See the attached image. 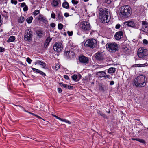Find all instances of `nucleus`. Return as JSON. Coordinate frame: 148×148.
<instances>
[{"mask_svg":"<svg viewBox=\"0 0 148 148\" xmlns=\"http://www.w3.org/2000/svg\"><path fill=\"white\" fill-rule=\"evenodd\" d=\"M11 2L12 4H14L15 5H16L17 3V2L15 0H11Z\"/></svg>","mask_w":148,"mask_h":148,"instance_id":"39","label":"nucleus"},{"mask_svg":"<svg viewBox=\"0 0 148 148\" xmlns=\"http://www.w3.org/2000/svg\"><path fill=\"white\" fill-rule=\"evenodd\" d=\"M15 39V37L14 36H10L9 39L7 40L8 42H12L14 41Z\"/></svg>","mask_w":148,"mask_h":148,"instance_id":"25","label":"nucleus"},{"mask_svg":"<svg viewBox=\"0 0 148 148\" xmlns=\"http://www.w3.org/2000/svg\"><path fill=\"white\" fill-rule=\"evenodd\" d=\"M38 64L42 66V68H44L46 66L44 62H42L40 60H37L35 62V64Z\"/></svg>","mask_w":148,"mask_h":148,"instance_id":"18","label":"nucleus"},{"mask_svg":"<svg viewBox=\"0 0 148 148\" xmlns=\"http://www.w3.org/2000/svg\"><path fill=\"white\" fill-rule=\"evenodd\" d=\"M136 141H139L142 143H145V141L143 139H142L138 138V139L136 140Z\"/></svg>","mask_w":148,"mask_h":148,"instance_id":"37","label":"nucleus"},{"mask_svg":"<svg viewBox=\"0 0 148 148\" xmlns=\"http://www.w3.org/2000/svg\"><path fill=\"white\" fill-rule=\"evenodd\" d=\"M59 85L61 86H63L64 84H63L62 83H59Z\"/></svg>","mask_w":148,"mask_h":148,"instance_id":"58","label":"nucleus"},{"mask_svg":"<svg viewBox=\"0 0 148 148\" xmlns=\"http://www.w3.org/2000/svg\"><path fill=\"white\" fill-rule=\"evenodd\" d=\"M25 5H26V4L25 3H24V2L23 3H21V6L22 7H25Z\"/></svg>","mask_w":148,"mask_h":148,"instance_id":"54","label":"nucleus"},{"mask_svg":"<svg viewBox=\"0 0 148 148\" xmlns=\"http://www.w3.org/2000/svg\"><path fill=\"white\" fill-rule=\"evenodd\" d=\"M121 27V25L119 24H117L116 26H115V28L117 29H119Z\"/></svg>","mask_w":148,"mask_h":148,"instance_id":"46","label":"nucleus"},{"mask_svg":"<svg viewBox=\"0 0 148 148\" xmlns=\"http://www.w3.org/2000/svg\"><path fill=\"white\" fill-rule=\"evenodd\" d=\"M95 56L96 59L99 60H102L103 59V53L102 52L98 51L95 54Z\"/></svg>","mask_w":148,"mask_h":148,"instance_id":"11","label":"nucleus"},{"mask_svg":"<svg viewBox=\"0 0 148 148\" xmlns=\"http://www.w3.org/2000/svg\"><path fill=\"white\" fill-rule=\"evenodd\" d=\"M109 14L108 10L106 8H101L99 9V16L101 19V21L103 23L108 22Z\"/></svg>","mask_w":148,"mask_h":148,"instance_id":"3","label":"nucleus"},{"mask_svg":"<svg viewBox=\"0 0 148 148\" xmlns=\"http://www.w3.org/2000/svg\"><path fill=\"white\" fill-rule=\"evenodd\" d=\"M69 4L66 1L64 2L62 4V6L66 9H68L69 8Z\"/></svg>","mask_w":148,"mask_h":148,"instance_id":"23","label":"nucleus"},{"mask_svg":"<svg viewBox=\"0 0 148 148\" xmlns=\"http://www.w3.org/2000/svg\"><path fill=\"white\" fill-rule=\"evenodd\" d=\"M64 16L66 17H68L69 16V14L68 13H65L64 14Z\"/></svg>","mask_w":148,"mask_h":148,"instance_id":"50","label":"nucleus"},{"mask_svg":"<svg viewBox=\"0 0 148 148\" xmlns=\"http://www.w3.org/2000/svg\"><path fill=\"white\" fill-rule=\"evenodd\" d=\"M97 112L98 114H99L101 116L102 114V112L101 111H100L99 110H97Z\"/></svg>","mask_w":148,"mask_h":148,"instance_id":"52","label":"nucleus"},{"mask_svg":"<svg viewBox=\"0 0 148 148\" xmlns=\"http://www.w3.org/2000/svg\"><path fill=\"white\" fill-rule=\"evenodd\" d=\"M81 25V28L83 31H89L91 29L90 23L87 21H83L82 22Z\"/></svg>","mask_w":148,"mask_h":148,"instance_id":"8","label":"nucleus"},{"mask_svg":"<svg viewBox=\"0 0 148 148\" xmlns=\"http://www.w3.org/2000/svg\"><path fill=\"white\" fill-rule=\"evenodd\" d=\"M79 60L80 63L85 64L89 62L88 58L84 55H81L79 57Z\"/></svg>","mask_w":148,"mask_h":148,"instance_id":"10","label":"nucleus"},{"mask_svg":"<svg viewBox=\"0 0 148 148\" xmlns=\"http://www.w3.org/2000/svg\"><path fill=\"white\" fill-rule=\"evenodd\" d=\"M60 2V0H53L51 4L54 7H57L58 6L59 3Z\"/></svg>","mask_w":148,"mask_h":148,"instance_id":"17","label":"nucleus"},{"mask_svg":"<svg viewBox=\"0 0 148 148\" xmlns=\"http://www.w3.org/2000/svg\"><path fill=\"white\" fill-rule=\"evenodd\" d=\"M119 13L120 17L122 19L128 17L131 14V8L128 5L122 6L119 8Z\"/></svg>","mask_w":148,"mask_h":148,"instance_id":"2","label":"nucleus"},{"mask_svg":"<svg viewBox=\"0 0 148 148\" xmlns=\"http://www.w3.org/2000/svg\"><path fill=\"white\" fill-rule=\"evenodd\" d=\"M138 139V138H132V140H136Z\"/></svg>","mask_w":148,"mask_h":148,"instance_id":"62","label":"nucleus"},{"mask_svg":"<svg viewBox=\"0 0 148 148\" xmlns=\"http://www.w3.org/2000/svg\"><path fill=\"white\" fill-rule=\"evenodd\" d=\"M64 56L67 58H69L71 57H73L75 56V53L72 51H71L70 50L66 51V49L64 53Z\"/></svg>","mask_w":148,"mask_h":148,"instance_id":"12","label":"nucleus"},{"mask_svg":"<svg viewBox=\"0 0 148 148\" xmlns=\"http://www.w3.org/2000/svg\"><path fill=\"white\" fill-rule=\"evenodd\" d=\"M51 38L50 37H47V38L45 42V45L46 46H47L49 44V43L51 41Z\"/></svg>","mask_w":148,"mask_h":148,"instance_id":"24","label":"nucleus"},{"mask_svg":"<svg viewBox=\"0 0 148 148\" xmlns=\"http://www.w3.org/2000/svg\"><path fill=\"white\" fill-rule=\"evenodd\" d=\"M148 51L146 49L141 47L139 48L137 54L139 57L142 58L147 55Z\"/></svg>","mask_w":148,"mask_h":148,"instance_id":"7","label":"nucleus"},{"mask_svg":"<svg viewBox=\"0 0 148 148\" xmlns=\"http://www.w3.org/2000/svg\"><path fill=\"white\" fill-rule=\"evenodd\" d=\"M125 25H127L129 26L134 27L135 24L133 21H125L124 23Z\"/></svg>","mask_w":148,"mask_h":148,"instance_id":"15","label":"nucleus"},{"mask_svg":"<svg viewBox=\"0 0 148 148\" xmlns=\"http://www.w3.org/2000/svg\"><path fill=\"white\" fill-rule=\"evenodd\" d=\"M110 75H106V74H105V75H104L103 76V77L105 79H107V78H110Z\"/></svg>","mask_w":148,"mask_h":148,"instance_id":"40","label":"nucleus"},{"mask_svg":"<svg viewBox=\"0 0 148 148\" xmlns=\"http://www.w3.org/2000/svg\"><path fill=\"white\" fill-rule=\"evenodd\" d=\"M5 51V48L0 47V52H2Z\"/></svg>","mask_w":148,"mask_h":148,"instance_id":"43","label":"nucleus"},{"mask_svg":"<svg viewBox=\"0 0 148 148\" xmlns=\"http://www.w3.org/2000/svg\"><path fill=\"white\" fill-rule=\"evenodd\" d=\"M68 34L69 36H71L73 34V32H70L69 31H68Z\"/></svg>","mask_w":148,"mask_h":148,"instance_id":"51","label":"nucleus"},{"mask_svg":"<svg viewBox=\"0 0 148 148\" xmlns=\"http://www.w3.org/2000/svg\"><path fill=\"white\" fill-rule=\"evenodd\" d=\"M143 42L144 44H147L148 43V41L146 39H144L143 40Z\"/></svg>","mask_w":148,"mask_h":148,"instance_id":"48","label":"nucleus"},{"mask_svg":"<svg viewBox=\"0 0 148 148\" xmlns=\"http://www.w3.org/2000/svg\"><path fill=\"white\" fill-rule=\"evenodd\" d=\"M68 86V85L66 84H64L63 86V87L65 88H67V87Z\"/></svg>","mask_w":148,"mask_h":148,"instance_id":"57","label":"nucleus"},{"mask_svg":"<svg viewBox=\"0 0 148 148\" xmlns=\"http://www.w3.org/2000/svg\"><path fill=\"white\" fill-rule=\"evenodd\" d=\"M101 116L103 118H105L106 117V116L103 113L102 114Z\"/></svg>","mask_w":148,"mask_h":148,"instance_id":"59","label":"nucleus"},{"mask_svg":"<svg viewBox=\"0 0 148 148\" xmlns=\"http://www.w3.org/2000/svg\"><path fill=\"white\" fill-rule=\"evenodd\" d=\"M142 30L144 32H147L148 31V24L145 21H142Z\"/></svg>","mask_w":148,"mask_h":148,"instance_id":"14","label":"nucleus"},{"mask_svg":"<svg viewBox=\"0 0 148 148\" xmlns=\"http://www.w3.org/2000/svg\"><path fill=\"white\" fill-rule=\"evenodd\" d=\"M89 0H84V1L85 2H87Z\"/></svg>","mask_w":148,"mask_h":148,"instance_id":"64","label":"nucleus"},{"mask_svg":"<svg viewBox=\"0 0 148 148\" xmlns=\"http://www.w3.org/2000/svg\"><path fill=\"white\" fill-rule=\"evenodd\" d=\"M33 33L30 29L25 30V32L24 39L29 42L31 41L32 39Z\"/></svg>","mask_w":148,"mask_h":148,"instance_id":"5","label":"nucleus"},{"mask_svg":"<svg viewBox=\"0 0 148 148\" xmlns=\"http://www.w3.org/2000/svg\"><path fill=\"white\" fill-rule=\"evenodd\" d=\"M73 88V86L70 85H68L67 88L69 89H72Z\"/></svg>","mask_w":148,"mask_h":148,"instance_id":"44","label":"nucleus"},{"mask_svg":"<svg viewBox=\"0 0 148 148\" xmlns=\"http://www.w3.org/2000/svg\"><path fill=\"white\" fill-rule=\"evenodd\" d=\"M64 77L66 79H69L68 76L66 75H64Z\"/></svg>","mask_w":148,"mask_h":148,"instance_id":"49","label":"nucleus"},{"mask_svg":"<svg viewBox=\"0 0 148 148\" xmlns=\"http://www.w3.org/2000/svg\"><path fill=\"white\" fill-rule=\"evenodd\" d=\"M27 61L29 64H31L32 60L29 57L26 59Z\"/></svg>","mask_w":148,"mask_h":148,"instance_id":"38","label":"nucleus"},{"mask_svg":"<svg viewBox=\"0 0 148 148\" xmlns=\"http://www.w3.org/2000/svg\"><path fill=\"white\" fill-rule=\"evenodd\" d=\"M50 26L52 27H54L56 26V24L54 23H52L50 24Z\"/></svg>","mask_w":148,"mask_h":148,"instance_id":"47","label":"nucleus"},{"mask_svg":"<svg viewBox=\"0 0 148 148\" xmlns=\"http://www.w3.org/2000/svg\"><path fill=\"white\" fill-rule=\"evenodd\" d=\"M24 111H25L27 113H29L30 114H32V115H33L34 116H36V117H38V118H41L40 117L36 115V114H34V113H31V112H28V111H27L25 110H24Z\"/></svg>","mask_w":148,"mask_h":148,"instance_id":"30","label":"nucleus"},{"mask_svg":"<svg viewBox=\"0 0 148 148\" xmlns=\"http://www.w3.org/2000/svg\"><path fill=\"white\" fill-rule=\"evenodd\" d=\"M113 0H105L104 2L105 3L110 4L112 1Z\"/></svg>","mask_w":148,"mask_h":148,"instance_id":"35","label":"nucleus"},{"mask_svg":"<svg viewBox=\"0 0 148 148\" xmlns=\"http://www.w3.org/2000/svg\"><path fill=\"white\" fill-rule=\"evenodd\" d=\"M1 16L0 15V26L2 24L1 21Z\"/></svg>","mask_w":148,"mask_h":148,"instance_id":"61","label":"nucleus"},{"mask_svg":"<svg viewBox=\"0 0 148 148\" xmlns=\"http://www.w3.org/2000/svg\"><path fill=\"white\" fill-rule=\"evenodd\" d=\"M53 49L57 52H61L63 49L62 43L60 42H57L53 46Z\"/></svg>","mask_w":148,"mask_h":148,"instance_id":"9","label":"nucleus"},{"mask_svg":"<svg viewBox=\"0 0 148 148\" xmlns=\"http://www.w3.org/2000/svg\"><path fill=\"white\" fill-rule=\"evenodd\" d=\"M60 68V66L58 65H57L55 66V69L56 70H58Z\"/></svg>","mask_w":148,"mask_h":148,"instance_id":"55","label":"nucleus"},{"mask_svg":"<svg viewBox=\"0 0 148 148\" xmlns=\"http://www.w3.org/2000/svg\"><path fill=\"white\" fill-rule=\"evenodd\" d=\"M106 74V72L104 71H99L97 73V74L100 77H103Z\"/></svg>","mask_w":148,"mask_h":148,"instance_id":"20","label":"nucleus"},{"mask_svg":"<svg viewBox=\"0 0 148 148\" xmlns=\"http://www.w3.org/2000/svg\"><path fill=\"white\" fill-rule=\"evenodd\" d=\"M147 78L145 75L138 76L133 81V86L141 88L144 87L146 84Z\"/></svg>","mask_w":148,"mask_h":148,"instance_id":"1","label":"nucleus"},{"mask_svg":"<svg viewBox=\"0 0 148 148\" xmlns=\"http://www.w3.org/2000/svg\"><path fill=\"white\" fill-rule=\"evenodd\" d=\"M16 106H19V107H20L21 109H23V107H22L21 106H20V105H16Z\"/></svg>","mask_w":148,"mask_h":148,"instance_id":"60","label":"nucleus"},{"mask_svg":"<svg viewBox=\"0 0 148 148\" xmlns=\"http://www.w3.org/2000/svg\"><path fill=\"white\" fill-rule=\"evenodd\" d=\"M116 71V69L114 67L109 68L108 70V72L109 73L111 74L114 73Z\"/></svg>","mask_w":148,"mask_h":148,"instance_id":"22","label":"nucleus"},{"mask_svg":"<svg viewBox=\"0 0 148 148\" xmlns=\"http://www.w3.org/2000/svg\"><path fill=\"white\" fill-rule=\"evenodd\" d=\"M33 18L32 16H30L28 18L26 19V21L27 23L29 24L32 23Z\"/></svg>","mask_w":148,"mask_h":148,"instance_id":"28","label":"nucleus"},{"mask_svg":"<svg viewBox=\"0 0 148 148\" xmlns=\"http://www.w3.org/2000/svg\"><path fill=\"white\" fill-rule=\"evenodd\" d=\"M72 3L74 5H76L78 3V0H72Z\"/></svg>","mask_w":148,"mask_h":148,"instance_id":"36","label":"nucleus"},{"mask_svg":"<svg viewBox=\"0 0 148 148\" xmlns=\"http://www.w3.org/2000/svg\"><path fill=\"white\" fill-rule=\"evenodd\" d=\"M32 69L34 71L36 72V73H40L44 77H45V76H46V74L44 73L39 69L34 68H32Z\"/></svg>","mask_w":148,"mask_h":148,"instance_id":"16","label":"nucleus"},{"mask_svg":"<svg viewBox=\"0 0 148 148\" xmlns=\"http://www.w3.org/2000/svg\"><path fill=\"white\" fill-rule=\"evenodd\" d=\"M97 45V41L94 39H91L87 40L84 43L86 47H88L90 48H94Z\"/></svg>","mask_w":148,"mask_h":148,"instance_id":"6","label":"nucleus"},{"mask_svg":"<svg viewBox=\"0 0 148 148\" xmlns=\"http://www.w3.org/2000/svg\"><path fill=\"white\" fill-rule=\"evenodd\" d=\"M38 20L42 21L43 22H45L46 21L45 18L42 15H40L38 17Z\"/></svg>","mask_w":148,"mask_h":148,"instance_id":"26","label":"nucleus"},{"mask_svg":"<svg viewBox=\"0 0 148 148\" xmlns=\"http://www.w3.org/2000/svg\"><path fill=\"white\" fill-rule=\"evenodd\" d=\"M146 66L145 64H135L133 65L132 67H144L145 66Z\"/></svg>","mask_w":148,"mask_h":148,"instance_id":"27","label":"nucleus"},{"mask_svg":"<svg viewBox=\"0 0 148 148\" xmlns=\"http://www.w3.org/2000/svg\"><path fill=\"white\" fill-rule=\"evenodd\" d=\"M18 0L19 2H21V1H24V0Z\"/></svg>","mask_w":148,"mask_h":148,"instance_id":"63","label":"nucleus"},{"mask_svg":"<svg viewBox=\"0 0 148 148\" xmlns=\"http://www.w3.org/2000/svg\"><path fill=\"white\" fill-rule=\"evenodd\" d=\"M52 115L54 116V117H55V118H56V119H59V120H61V118H60V117H59L58 116H56V115H54V114H52Z\"/></svg>","mask_w":148,"mask_h":148,"instance_id":"45","label":"nucleus"},{"mask_svg":"<svg viewBox=\"0 0 148 148\" xmlns=\"http://www.w3.org/2000/svg\"><path fill=\"white\" fill-rule=\"evenodd\" d=\"M40 12L39 10H35L33 12V14L35 16H36Z\"/></svg>","mask_w":148,"mask_h":148,"instance_id":"34","label":"nucleus"},{"mask_svg":"<svg viewBox=\"0 0 148 148\" xmlns=\"http://www.w3.org/2000/svg\"><path fill=\"white\" fill-rule=\"evenodd\" d=\"M36 34L37 36L40 38L42 37L43 35V32L41 30H37L36 31Z\"/></svg>","mask_w":148,"mask_h":148,"instance_id":"21","label":"nucleus"},{"mask_svg":"<svg viewBox=\"0 0 148 148\" xmlns=\"http://www.w3.org/2000/svg\"><path fill=\"white\" fill-rule=\"evenodd\" d=\"M28 10V8L26 5H25L23 8V10L24 11H27Z\"/></svg>","mask_w":148,"mask_h":148,"instance_id":"42","label":"nucleus"},{"mask_svg":"<svg viewBox=\"0 0 148 148\" xmlns=\"http://www.w3.org/2000/svg\"><path fill=\"white\" fill-rule=\"evenodd\" d=\"M58 90L59 93H61L62 91V90L60 88H58Z\"/></svg>","mask_w":148,"mask_h":148,"instance_id":"53","label":"nucleus"},{"mask_svg":"<svg viewBox=\"0 0 148 148\" xmlns=\"http://www.w3.org/2000/svg\"><path fill=\"white\" fill-rule=\"evenodd\" d=\"M51 17L53 18H55L56 16L55 14L53 12H52L51 15Z\"/></svg>","mask_w":148,"mask_h":148,"instance_id":"41","label":"nucleus"},{"mask_svg":"<svg viewBox=\"0 0 148 148\" xmlns=\"http://www.w3.org/2000/svg\"><path fill=\"white\" fill-rule=\"evenodd\" d=\"M114 84V81H112L110 82V85H113Z\"/></svg>","mask_w":148,"mask_h":148,"instance_id":"56","label":"nucleus"},{"mask_svg":"<svg viewBox=\"0 0 148 148\" xmlns=\"http://www.w3.org/2000/svg\"><path fill=\"white\" fill-rule=\"evenodd\" d=\"M60 121H62L65 122L69 124H71V123L70 121H69L68 120H66L63 119L62 118Z\"/></svg>","mask_w":148,"mask_h":148,"instance_id":"33","label":"nucleus"},{"mask_svg":"<svg viewBox=\"0 0 148 148\" xmlns=\"http://www.w3.org/2000/svg\"><path fill=\"white\" fill-rule=\"evenodd\" d=\"M72 78L75 81H78V80H76L77 79V75L76 74H74L72 76Z\"/></svg>","mask_w":148,"mask_h":148,"instance_id":"31","label":"nucleus"},{"mask_svg":"<svg viewBox=\"0 0 148 148\" xmlns=\"http://www.w3.org/2000/svg\"><path fill=\"white\" fill-rule=\"evenodd\" d=\"M123 33L122 31H119L116 32L114 35L116 40H119L123 37Z\"/></svg>","mask_w":148,"mask_h":148,"instance_id":"13","label":"nucleus"},{"mask_svg":"<svg viewBox=\"0 0 148 148\" xmlns=\"http://www.w3.org/2000/svg\"><path fill=\"white\" fill-rule=\"evenodd\" d=\"M25 20L24 18L23 17L21 16L18 19V22L20 23H22Z\"/></svg>","mask_w":148,"mask_h":148,"instance_id":"29","label":"nucleus"},{"mask_svg":"<svg viewBox=\"0 0 148 148\" xmlns=\"http://www.w3.org/2000/svg\"><path fill=\"white\" fill-rule=\"evenodd\" d=\"M119 45L115 42L107 43L106 47L108 50L111 52H115L118 50Z\"/></svg>","mask_w":148,"mask_h":148,"instance_id":"4","label":"nucleus"},{"mask_svg":"<svg viewBox=\"0 0 148 148\" xmlns=\"http://www.w3.org/2000/svg\"><path fill=\"white\" fill-rule=\"evenodd\" d=\"M63 26L61 23H59L58 25V28L59 29L61 30L63 27Z\"/></svg>","mask_w":148,"mask_h":148,"instance_id":"32","label":"nucleus"},{"mask_svg":"<svg viewBox=\"0 0 148 148\" xmlns=\"http://www.w3.org/2000/svg\"><path fill=\"white\" fill-rule=\"evenodd\" d=\"M63 16L60 13L58 14L57 17V20L59 22H62L63 21Z\"/></svg>","mask_w":148,"mask_h":148,"instance_id":"19","label":"nucleus"}]
</instances>
